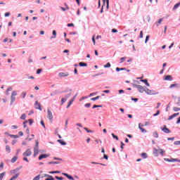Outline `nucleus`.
Here are the masks:
<instances>
[{
  "label": "nucleus",
  "mask_w": 180,
  "mask_h": 180,
  "mask_svg": "<svg viewBox=\"0 0 180 180\" xmlns=\"http://www.w3.org/2000/svg\"><path fill=\"white\" fill-rule=\"evenodd\" d=\"M47 176H49V178L46 179L45 180H54L53 176L47 175Z\"/></svg>",
  "instance_id": "33"
},
{
  "label": "nucleus",
  "mask_w": 180,
  "mask_h": 180,
  "mask_svg": "<svg viewBox=\"0 0 180 180\" xmlns=\"http://www.w3.org/2000/svg\"><path fill=\"white\" fill-rule=\"evenodd\" d=\"M16 161H18V156H14L12 159H11V162L12 164L16 162Z\"/></svg>",
  "instance_id": "18"
},
{
  "label": "nucleus",
  "mask_w": 180,
  "mask_h": 180,
  "mask_svg": "<svg viewBox=\"0 0 180 180\" xmlns=\"http://www.w3.org/2000/svg\"><path fill=\"white\" fill-rule=\"evenodd\" d=\"M4 176H5V173H1L0 174V180L4 179Z\"/></svg>",
  "instance_id": "41"
},
{
  "label": "nucleus",
  "mask_w": 180,
  "mask_h": 180,
  "mask_svg": "<svg viewBox=\"0 0 180 180\" xmlns=\"http://www.w3.org/2000/svg\"><path fill=\"white\" fill-rule=\"evenodd\" d=\"M160 154H161V155H164V153H165V151H164L162 149H160Z\"/></svg>",
  "instance_id": "54"
},
{
  "label": "nucleus",
  "mask_w": 180,
  "mask_h": 180,
  "mask_svg": "<svg viewBox=\"0 0 180 180\" xmlns=\"http://www.w3.org/2000/svg\"><path fill=\"white\" fill-rule=\"evenodd\" d=\"M52 34L54 35L53 37H51V39H56L57 37V32L56 30H53Z\"/></svg>",
  "instance_id": "23"
},
{
  "label": "nucleus",
  "mask_w": 180,
  "mask_h": 180,
  "mask_svg": "<svg viewBox=\"0 0 180 180\" xmlns=\"http://www.w3.org/2000/svg\"><path fill=\"white\" fill-rule=\"evenodd\" d=\"M153 136L155 139H158V132H157V131L153 132Z\"/></svg>",
  "instance_id": "34"
},
{
  "label": "nucleus",
  "mask_w": 180,
  "mask_h": 180,
  "mask_svg": "<svg viewBox=\"0 0 180 180\" xmlns=\"http://www.w3.org/2000/svg\"><path fill=\"white\" fill-rule=\"evenodd\" d=\"M163 79H164V81H172L174 79V78L172 77V75H167V76H165Z\"/></svg>",
  "instance_id": "9"
},
{
  "label": "nucleus",
  "mask_w": 180,
  "mask_h": 180,
  "mask_svg": "<svg viewBox=\"0 0 180 180\" xmlns=\"http://www.w3.org/2000/svg\"><path fill=\"white\" fill-rule=\"evenodd\" d=\"M139 129H140L142 133H147V130L144 129V128L141 127V123L139 124Z\"/></svg>",
  "instance_id": "15"
},
{
  "label": "nucleus",
  "mask_w": 180,
  "mask_h": 180,
  "mask_svg": "<svg viewBox=\"0 0 180 180\" xmlns=\"http://www.w3.org/2000/svg\"><path fill=\"white\" fill-rule=\"evenodd\" d=\"M24 157H30L32 155V150L30 149H27L24 153Z\"/></svg>",
  "instance_id": "7"
},
{
  "label": "nucleus",
  "mask_w": 180,
  "mask_h": 180,
  "mask_svg": "<svg viewBox=\"0 0 180 180\" xmlns=\"http://www.w3.org/2000/svg\"><path fill=\"white\" fill-rule=\"evenodd\" d=\"M28 123L30 126H32L33 124V120L32 119L28 120Z\"/></svg>",
  "instance_id": "42"
},
{
  "label": "nucleus",
  "mask_w": 180,
  "mask_h": 180,
  "mask_svg": "<svg viewBox=\"0 0 180 180\" xmlns=\"http://www.w3.org/2000/svg\"><path fill=\"white\" fill-rule=\"evenodd\" d=\"M177 105H180V97L178 98Z\"/></svg>",
  "instance_id": "64"
},
{
  "label": "nucleus",
  "mask_w": 180,
  "mask_h": 180,
  "mask_svg": "<svg viewBox=\"0 0 180 180\" xmlns=\"http://www.w3.org/2000/svg\"><path fill=\"white\" fill-rule=\"evenodd\" d=\"M10 91H12V87H9L8 89H6V95H9Z\"/></svg>",
  "instance_id": "31"
},
{
  "label": "nucleus",
  "mask_w": 180,
  "mask_h": 180,
  "mask_svg": "<svg viewBox=\"0 0 180 180\" xmlns=\"http://www.w3.org/2000/svg\"><path fill=\"white\" fill-rule=\"evenodd\" d=\"M100 98H101V96H98L96 97L91 98V101H97V99H99Z\"/></svg>",
  "instance_id": "36"
},
{
  "label": "nucleus",
  "mask_w": 180,
  "mask_h": 180,
  "mask_svg": "<svg viewBox=\"0 0 180 180\" xmlns=\"http://www.w3.org/2000/svg\"><path fill=\"white\" fill-rule=\"evenodd\" d=\"M160 110H158L156 113L153 114V116H158V115H160Z\"/></svg>",
  "instance_id": "51"
},
{
  "label": "nucleus",
  "mask_w": 180,
  "mask_h": 180,
  "mask_svg": "<svg viewBox=\"0 0 180 180\" xmlns=\"http://www.w3.org/2000/svg\"><path fill=\"white\" fill-rule=\"evenodd\" d=\"M91 107V103H86L85 104V108H90Z\"/></svg>",
  "instance_id": "60"
},
{
  "label": "nucleus",
  "mask_w": 180,
  "mask_h": 180,
  "mask_svg": "<svg viewBox=\"0 0 180 180\" xmlns=\"http://www.w3.org/2000/svg\"><path fill=\"white\" fill-rule=\"evenodd\" d=\"M47 157H50V155H47V154H42V155H40L39 157V161L44 159V158H47Z\"/></svg>",
  "instance_id": "11"
},
{
  "label": "nucleus",
  "mask_w": 180,
  "mask_h": 180,
  "mask_svg": "<svg viewBox=\"0 0 180 180\" xmlns=\"http://www.w3.org/2000/svg\"><path fill=\"white\" fill-rule=\"evenodd\" d=\"M33 180H40V174L37 175V176H35Z\"/></svg>",
  "instance_id": "44"
},
{
  "label": "nucleus",
  "mask_w": 180,
  "mask_h": 180,
  "mask_svg": "<svg viewBox=\"0 0 180 180\" xmlns=\"http://www.w3.org/2000/svg\"><path fill=\"white\" fill-rule=\"evenodd\" d=\"M21 96H22V99H25V98H26V92H22L21 94Z\"/></svg>",
  "instance_id": "40"
},
{
  "label": "nucleus",
  "mask_w": 180,
  "mask_h": 180,
  "mask_svg": "<svg viewBox=\"0 0 180 180\" xmlns=\"http://www.w3.org/2000/svg\"><path fill=\"white\" fill-rule=\"evenodd\" d=\"M61 11H68V9H70V8H68V6H66L65 8L64 7H60Z\"/></svg>",
  "instance_id": "32"
},
{
  "label": "nucleus",
  "mask_w": 180,
  "mask_h": 180,
  "mask_svg": "<svg viewBox=\"0 0 180 180\" xmlns=\"http://www.w3.org/2000/svg\"><path fill=\"white\" fill-rule=\"evenodd\" d=\"M47 112H48L47 117L49 120H51V121L53 120V112H51V110H50V109H48Z\"/></svg>",
  "instance_id": "5"
},
{
  "label": "nucleus",
  "mask_w": 180,
  "mask_h": 180,
  "mask_svg": "<svg viewBox=\"0 0 180 180\" xmlns=\"http://www.w3.org/2000/svg\"><path fill=\"white\" fill-rule=\"evenodd\" d=\"M4 16H5L6 18H8V16H11V13H6L4 14Z\"/></svg>",
  "instance_id": "55"
},
{
  "label": "nucleus",
  "mask_w": 180,
  "mask_h": 180,
  "mask_svg": "<svg viewBox=\"0 0 180 180\" xmlns=\"http://www.w3.org/2000/svg\"><path fill=\"white\" fill-rule=\"evenodd\" d=\"M39 154V149L34 148V157H36Z\"/></svg>",
  "instance_id": "22"
},
{
  "label": "nucleus",
  "mask_w": 180,
  "mask_h": 180,
  "mask_svg": "<svg viewBox=\"0 0 180 180\" xmlns=\"http://www.w3.org/2000/svg\"><path fill=\"white\" fill-rule=\"evenodd\" d=\"M58 143H60V144H61V146H67V143L61 139H58Z\"/></svg>",
  "instance_id": "16"
},
{
  "label": "nucleus",
  "mask_w": 180,
  "mask_h": 180,
  "mask_svg": "<svg viewBox=\"0 0 180 180\" xmlns=\"http://www.w3.org/2000/svg\"><path fill=\"white\" fill-rule=\"evenodd\" d=\"M6 153H8L9 154V153H11V146H9L8 145L6 146Z\"/></svg>",
  "instance_id": "19"
},
{
  "label": "nucleus",
  "mask_w": 180,
  "mask_h": 180,
  "mask_svg": "<svg viewBox=\"0 0 180 180\" xmlns=\"http://www.w3.org/2000/svg\"><path fill=\"white\" fill-rule=\"evenodd\" d=\"M49 165H51V164H60V162H49Z\"/></svg>",
  "instance_id": "56"
},
{
  "label": "nucleus",
  "mask_w": 180,
  "mask_h": 180,
  "mask_svg": "<svg viewBox=\"0 0 180 180\" xmlns=\"http://www.w3.org/2000/svg\"><path fill=\"white\" fill-rule=\"evenodd\" d=\"M161 130L166 134L171 133V131L169 130V129L167 128V125H165L163 128H161Z\"/></svg>",
  "instance_id": "8"
},
{
  "label": "nucleus",
  "mask_w": 180,
  "mask_h": 180,
  "mask_svg": "<svg viewBox=\"0 0 180 180\" xmlns=\"http://www.w3.org/2000/svg\"><path fill=\"white\" fill-rule=\"evenodd\" d=\"M10 137L13 138V139H19V136L18 135H12L9 134L8 135Z\"/></svg>",
  "instance_id": "28"
},
{
  "label": "nucleus",
  "mask_w": 180,
  "mask_h": 180,
  "mask_svg": "<svg viewBox=\"0 0 180 180\" xmlns=\"http://www.w3.org/2000/svg\"><path fill=\"white\" fill-rule=\"evenodd\" d=\"M126 57H123L120 58V63L122 64L124 60H126Z\"/></svg>",
  "instance_id": "45"
},
{
  "label": "nucleus",
  "mask_w": 180,
  "mask_h": 180,
  "mask_svg": "<svg viewBox=\"0 0 180 180\" xmlns=\"http://www.w3.org/2000/svg\"><path fill=\"white\" fill-rule=\"evenodd\" d=\"M104 68H110V63H108L105 65H104Z\"/></svg>",
  "instance_id": "37"
},
{
  "label": "nucleus",
  "mask_w": 180,
  "mask_h": 180,
  "mask_svg": "<svg viewBox=\"0 0 180 180\" xmlns=\"http://www.w3.org/2000/svg\"><path fill=\"white\" fill-rule=\"evenodd\" d=\"M124 70H126V68H116V71H117V72H119V71H124Z\"/></svg>",
  "instance_id": "26"
},
{
  "label": "nucleus",
  "mask_w": 180,
  "mask_h": 180,
  "mask_svg": "<svg viewBox=\"0 0 180 180\" xmlns=\"http://www.w3.org/2000/svg\"><path fill=\"white\" fill-rule=\"evenodd\" d=\"M150 39V36H146V40H145V43H147V41Z\"/></svg>",
  "instance_id": "58"
},
{
  "label": "nucleus",
  "mask_w": 180,
  "mask_h": 180,
  "mask_svg": "<svg viewBox=\"0 0 180 180\" xmlns=\"http://www.w3.org/2000/svg\"><path fill=\"white\" fill-rule=\"evenodd\" d=\"M92 41H93V43H94V46H95V44H96L95 35H94V36L92 37Z\"/></svg>",
  "instance_id": "50"
},
{
  "label": "nucleus",
  "mask_w": 180,
  "mask_h": 180,
  "mask_svg": "<svg viewBox=\"0 0 180 180\" xmlns=\"http://www.w3.org/2000/svg\"><path fill=\"white\" fill-rule=\"evenodd\" d=\"M133 86H134L135 88H137L139 92H140L141 94H143V92H146V89H144L143 86L133 84Z\"/></svg>",
  "instance_id": "2"
},
{
  "label": "nucleus",
  "mask_w": 180,
  "mask_h": 180,
  "mask_svg": "<svg viewBox=\"0 0 180 180\" xmlns=\"http://www.w3.org/2000/svg\"><path fill=\"white\" fill-rule=\"evenodd\" d=\"M174 146H180V141H174Z\"/></svg>",
  "instance_id": "38"
},
{
  "label": "nucleus",
  "mask_w": 180,
  "mask_h": 180,
  "mask_svg": "<svg viewBox=\"0 0 180 180\" xmlns=\"http://www.w3.org/2000/svg\"><path fill=\"white\" fill-rule=\"evenodd\" d=\"M62 175H64V176H66L68 179L74 180V177L72 176L66 174V173H62Z\"/></svg>",
  "instance_id": "13"
},
{
  "label": "nucleus",
  "mask_w": 180,
  "mask_h": 180,
  "mask_svg": "<svg viewBox=\"0 0 180 180\" xmlns=\"http://www.w3.org/2000/svg\"><path fill=\"white\" fill-rule=\"evenodd\" d=\"M35 109H39V110H41V105L39 103V101H37L34 103Z\"/></svg>",
  "instance_id": "6"
},
{
  "label": "nucleus",
  "mask_w": 180,
  "mask_h": 180,
  "mask_svg": "<svg viewBox=\"0 0 180 180\" xmlns=\"http://www.w3.org/2000/svg\"><path fill=\"white\" fill-rule=\"evenodd\" d=\"M74 102V99H70V102L68 103V105H67V109H68V108H70L71 106V105H72V103Z\"/></svg>",
  "instance_id": "21"
},
{
  "label": "nucleus",
  "mask_w": 180,
  "mask_h": 180,
  "mask_svg": "<svg viewBox=\"0 0 180 180\" xmlns=\"http://www.w3.org/2000/svg\"><path fill=\"white\" fill-rule=\"evenodd\" d=\"M165 161H167V162H180L179 159H168V158H165Z\"/></svg>",
  "instance_id": "3"
},
{
  "label": "nucleus",
  "mask_w": 180,
  "mask_h": 180,
  "mask_svg": "<svg viewBox=\"0 0 180 180\" xmlns=\"http://www.w3.org/2000/svg\"><path fill=\"white\" fill-rule=\"evenodd\" d=\"M68 27H74V23H69L68 24Z\"/></svg>",
  "instance_id": "59"
},
{
  "label": "nucleus",
  "mask_w": 180,
  "mask_h": 180,
  "mask_svg": "<svg viewBox=\"0 0 180 180\" xmlns=\"http://www.w3.org/2000/svg\"><path fill=\"white\" fill-rule=\"evenodd\" d=\"M66 101H67V98H63L61 99V103H62V105H63V103H64L66 102Z\"/></svg>",
  "instance_id": "52"
},
{
  "label": "nucleus",
  "mask_w": 180,
  "mask_h": 180,
  "mask_svg": "<svg viewBox=\"0 0 180 180\" xmlns=\"http://www.w3.org/2000/svg\"><path fill=\"white\" fill-rule=\"evenodd\" d=\"M79 65L80 67H87L88 64H86V63H85L84 62H80V63H79Z\"/></svg>",
  "instance_id": "20"
},
{
  "label": "nucleus",
  "mask_w": 180,
  "mask_h": 180,
  "mask_svg": "<svg viewBox=\"0 0 180 180\" xmlns=\"http://www.w3.org/2000/svg\"><path fill=\"white\" fill-rule=\"evenodd\" d=\"M41 124L43 126L44 129H46V125L44 124V121L41 120Z\"/></svg>",
  "instance_id": "49"
},
{
  "label": "nucleus",
  "mask_w": 180,
  "mask_h": 180,
  "mask_svg": "<svg viewBox=\"0 0 180 180\" xmlns=\"http://www.w3.org/2000/svg\"><path fill=\"white\" fill-rule=\"evenodd\" d=\"M141 82H143L144 84H146V85H147V86H150V84L148 83L147 79H141Z\"/></svg>",
  "instance_id": "17"
},
{
  "label": "nucleus",
  "mask_w": 180,
  "mask_h": 180,
  "mask_svg": "<svg viewBox=\"0 0 180 180\" xmlns=\"http://www.w3.org/2000/svg\"><path fill=\"white\" fill-rule=\"evenodd\" d=\"M19 176V173H17L15 176H13L11 179L9 180H14L16 179Z\"/></svg>",
  "instance_id": "24"
},
{
  "label": "nucleus",
  "mask_w": 180,
  "mask_h": 180,
  "mask_svg": "<svg viewBox=\"0 0 180 180\" xmlns=\"http://www.w3.org/2000/svg\"><path fill=\"white\" fill-rule=\"evenodd\" d=\"M179 112L174 113V114L170 115V116L168 117L167 120H172V119H174V117H176V116H179Z\"/></svg>",
  "instance_id": "12"
},
{
  "label": "nucleus",
  "mask_w": 180,
  "mask_h": 180,
  "mask_svg": "<svg viewBox=\"0 0 180 180\" xmlns=\"http://www.w3.org/2000/svg\"><path fill=\"white\" fill-rule=\"evenodd\" d=\"M112 33H117V30H116V29H112Z\"/></svg>",
  "instance_id": "63"
},
{
  "label": "nucleus",
  "mask_w": 180,
  "mask_h": 180,
  "mask_svg": "<svg viewBox=\"0 0 180 180\" xmlns=\"http://www.w3.org/2000/svg\"><path fill=\"white\" fill-rule=\"evenodd\" d=\"M55 178H56V179H58V180H63L64 179V178H63L62 176L59 177L58 176H56Z\"/></svg>",
  "instance_id": "46"
},
{
  "label": "nucleus",
  "mask_w": 180,
  "mask_h": 180,
  "mask_svg": "<svg viewBox=\"0 0 180 180\" xmlns=\"http://www.w3.org/2000/svg\"><path fill=\"white\" fill-rule=\"evenodd\" d=\"M146 94H147V95H157V92H155V91L154 90H150V89H147L145 90Z\"/></svg>",
  "instance_id": "4"
},
{
  "label": "nucleus",
  "mask_w": 180,
  "mask_h": 180,
  "mask_svg": "<svg viewBox=\"0 0 180 180\" xmlns=\"http://www.w3.org/2000/svg\"><path fill=\"white\" fill-rule=\"evenodd\" d=\"M103 2L104 4H105V2H106L107 9H109V0H103Z\"/></svg>",
  "instance_id": "25"
},
{
  "label": "nucleus",
  "mask_w": 180,
  "mask_h": 180,
  "mask_svg": "<svg viewBox=\"0 0 180 180\" xmlns=\"http://www.w3.org/2000/svg\"><path fill=\"white\" fill-rule=\"evenodd\" d=\"M170 89H172V88H180L179 84H173L169 86Z\"/></svg>",
  "instance_id": "14"
},
{
  "label": "nucleus",
  "mask_w": 180,
  "mask_h": 180,
  "mask_svg": "<svg viewBox=\"0 0 180 180\" xmlns=\"http://www.w3.org/2000/svg\"><path fill=\"white\" fill-rule=\"evenodd\" d=\"M111 135L113 137V139H115V140H119V137H117V136L115 135V134H112Z\"/></svg>",
  "instance_id": "43"
},
{
  "label": "nucleus",
  "mask_w": 180,
  "mask_h": 180,
  "mask_svg": "<svg viewBox=\"0 0 180 180\" xmlns=\"http://www.w3.org/2000/svg\"><path fill=\"white\" fill-rule=\"evenodd\" d=\"M173 110H174V112H179L180 108L174 107V108H173Z\"/></svg>",
  "instance_id": "30"
},
{
  "label": "nucleus",
  "mask_w": 180,
  "mask_h": 180,
  "mask_svg": "<svg viewBox=\"0 0 180 180\" xmlns=\"http://www.w3.org/2000/svg\"><path fill=\"white\" fill-rule=\"evenodd\" d=\"M41 71H43L42 69H38V70H37V74H40V73L41 72Z\"/></svg>",
  "instance_id": "57"
},
{
  "label": "nucleus",
  "mask_w": 180,
  "mask_h": 180,
  "mask_svg": "<svg viewBox=\"0 0 180 180\" xmlns=\"http://www.w3.org/2000/svg\"><path fill=\"white\" fill-rule=\"evenodd\" d=\"M139 37H140V39H143V31L140 32Z\"/></svg>",
  "instance_id": "62"
},
{
  "label": "nucleus",
  "mask_w": 180,
  "mask_h": 180,
  "mask_svg": "<svg viewBox=\"0 0 180 180\" xmlns=\"http://www.w3.org/2000/svg\"><path fill=\"white\" fill-rule=\"evenodd\" d=\"M84 130H86V131H87V133H92V131L88 129V128H86V127H84Z\"/></svg>",
  "instance_id": "53"
},
{
  "label": "nucleus",
  "mask_w": 180,
  "mask_h": 180,
  "mask_svg": "<svg viewBox=\"0 0 180 180\" xmlns=\"http://www.w3.org/2000/svg\"><path fill=\"white\" fill-rule=\"evenodd\" d=\"M163 19L160 18L158 20V23H157V26H160V25H161V23L162 22Z\"/></svg>",
  "instance_id": "27"
},
{
  "label": "nucleus",
  "mask_w": 180,
  "mask_h": 180,
  "mask_svg": "<svg viewBox=\"0 0 180 180\" xmlns=\"http://www.w3.org/2000/svg\"><path fill=\"white\" fill-rule=\"evenodd\" d=\"M96 108H102V105H94L93 106V109H95Z\"/></svg>",
  "instance_id": "47"
},
{
  "label": "nucleus",
  "mask_w": 180,
  "mask_h": 180,
  "mask_svg": "<svg viewBox=\"0 0 180 180\" xmlns=\"http://www.w3.org/2000/svg\"><path fill=\"white\" fill-rule=\"evenodd\" d=\"M70 96H71V94H66L65 98L66 99H68V98H70Z\"/></svg>",
  "instance_id": "61"
},
{
  "label": "nucleus",
  "mask_w": 180,
  "mask_h": 180,
  "mask_svg": "<svg viewBox=\"0 0 180 180\" xmlns=\"http://www.w3.org/2000/svg\"><path fill=\"white\" fill-rule=\"evenodd\" d=\"M49 174H60V171H51L49 172Z\"/></svg>",
  "instance_id": "39"
},
{
  "label": "nucleus",
  "mask_w": 180,
  "mask_h": 180,
  "mask_svg": "<svg viewBox=\"0 0 180 180\" xmlns=\"http://www.w3.org/2000/svg\"><path fill=\"white\" fill-rule=\"evenodd\" d=\"M141 157H143V158H147V153H142Z\"/></svg>",
  "instance_id": "48"
},
{
  "label": "nucleus",
  "mask_w": 180,
  "mask_h": 180,
  "mask_svg": "<svg viewBox=\"0 0 180 180\" xmlns=\"http://www.w3.org/2000/svg\"><path fill=\"white\" fill-rule=\"evenodd\" d=\"M16 95H18V92L16 91H12L11 96V105H13V102L16 101Z\"/></svg>",
  "instance_id": "1"
},
{
  "label": "nucleus",
  "mask_w": 180,
  "mask_h": 180,
  "mask_svg": "<svg viewBox=\"0 0 180 180\" xmlns=\"http://www.w3.org/2000/svg\"><path fill=\"white\" fill-rule=\"evenodd\" d=\"M68 75H70L69 72H60L58 74V77H60V78H63V77H68Z\"/></svg>",
  "instance_id": "10"
},
{
  "label": "nucleus",
  "mask_w": 180,
  "mask_h": 180,
  "mask_svg": "<svg viewBox=\"0 0 180 180\" xmlns=\"http://www.w3.org/2000/svg\"><path fill=\"white\" fill-rule=\"evenodd\" d=\"M20 119H22V120H26V114H22L20 117Z\"/></svg>",
  "instance_id": "35"
},
{
  "label": "nucleus",
  "mask_w": 180,
  "mask_h": 180,
  "mask_svg": "<svg viewBox=\"0 0 180 180\" xmlns=\"http://www.w3.org/2000/svg\"><path fill=\"white\" fill-rule=\"evenodd\" d=\"M34 148L39 149V141H35V147Z\"/></svg>",
  "instance_id": "29"
}]
</instances>
